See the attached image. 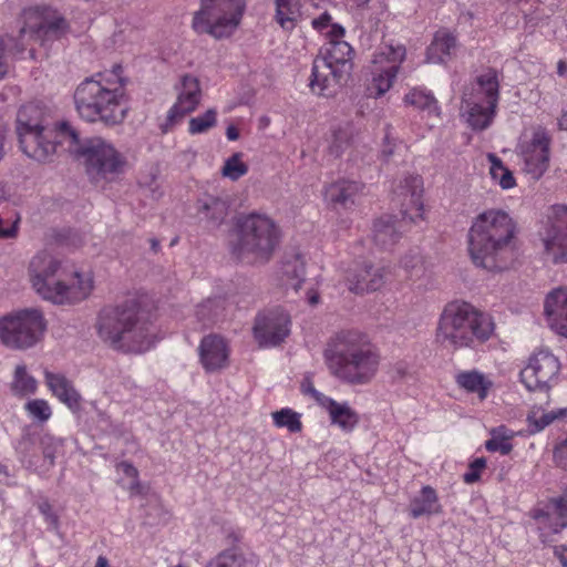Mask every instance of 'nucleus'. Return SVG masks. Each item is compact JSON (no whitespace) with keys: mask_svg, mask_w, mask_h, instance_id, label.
Masks as SVG:
<instances>
[{"mask_svg":"<svg viewBox=\"0 0 567 567\" xmlns=\"http://www.w3.org/2000/svg\"><path fill=\"white\" fill-rule=\"evenodd\" d=\"M409 218L398 219L394 216L386 215L378 218L373 224L372 238L377 246L382 249H389L398 243L403 231H405Z\"/></svg>","mask_w":567,"mask_h":567,"instance_id":"25","label":"nucleus"},{"mask_svg":"<svg viewBox=\"0 0 567 567\" xmlns=\"http://www.w3.org/2000/svg\"><path fill=\"white\" fill-rule=\"evenodd\" d=\"M554 462L558 467L567 470V437L555 447Z\"/></svg>","mask_w":567,"mask_h":567,"instance_id":"55","label":"nucleus"},{"mask_svg":"<svg viewBox=\"0 0 567 567\" xmlns=\"http://www.w3.org/2000/svg\"><path fill=\"white\" fill-rule=\"evenodd\" d=\"M544 311L549 327L567 338V288H557L545 299Z\"/></svg>","mask_w":567,"mask_h":567,"instance_id":"24","label":"nucleus"},{"mask_svg":"<svg viewBox=\"0 0 567 567\" xmlns=\"http://www.w3.org/2000/svg\"><path fill=\"white\" fill-rule=\"evenodd\" d=\"M45 382L53 395L64 403L70 410L80 409L81 395L73 386L72 382L63 374L45 372Z\"/></svg>","mask_w":567,"mask_h":567,"instance_id":"28","label":"nucleus"},{"mask_svg":"<svg viewBox=\"0 0 567 567\" xmlns=\"http://www.w3.org/2000/svg\"><path fill=\"white\" fill-rule=\"evenodd\" d=\"M114 68L106 73H96L84 79L74 92L75 109L86 122H102L105 125L121 123L126 114L123 103V79Z\"/></svg>","mask_w":567,"mask_h":567,"instance_id":"3","label":"nucleus"},{"mask_svg":"<svg viewBox=\"0 0 567 567\" xmlns=\"http://www.w3.org/2000/svg\"><path fill=\"white\" fill-rule=\"evenodd\" d=\"M78 153L84 158L89 178L96 185L115 182L124 173L125 157L101 137L89 140Z\"/></svg>","mask_w":567,"mask_h":567,"instance_id":"10","label":"nucleus"},{"mask_svg":"<svg viewBox=\"0 0 567 567\" xmlns=\"http://www.w3.org/2000/svg\"><path fill=\"white\" fill-rule=\"evenodd\" d=\"M244 563V556L236 548H231L220 553L206 567H243Z\"/></svg>","mask_w":567,"mask_h":567,"instance_id":"46","label":"nucleus"},{"mask_svg":"<svg viewBox=\"0 0 567 567\" xmlns=\"http://www.w3.org/2000/svg\"><path fill=\"white\" fill-rule=\"evenodd\" d=\"M542 239L554 262H567V206L549 208Z\"/></svg>","mask_w":567,"mask_h":567,"instance_id":"14","label":"nucleus"},{"mask_svg":"<svg viewBox=\"0 0 567 567\" xmlns=\"http://www.w3.org/2000/svg\"><path fill=\"white\" fill-rule=\"evenodd\" d=\"M217 124V112L215 109L207 110L204 114L189 120L188 132L192 135L206 133Z\"/></svg>","mask_w":567,"mask_h":567,"instance_id":"45","label":"nucleus"},{"mask_svg":"<svg viewBox=\"0 0 567 567\" xmlns=\"http://www.w3.org/2000/svg\"><path fill=\"white\" fill-rule=\"evenodd\" d=\"M363 185L353 181H338L326 188L327 202L342 208H350L355 204Z\"/></svg>","mask_w":567,"mask_h":567,"instance_id":"27","label":"nucleus"},{"mask_svg":"<svg viewBox=\"0 0 567 567\" xmlns=\"http://www.w3.org/2000/svg\"><path fill=\"white\" fill-rule=\"evenodd\" d=\"M301 391L303 394L311 395L321 408H323L327 404V402L331 399L316 390L312 381L308 378H306L302 381Z\"/></svg>","mask_w":567,"mask_h":567,"instance_id":"53","label":"nucleus"},{"mask_svg":"<svg viewBox=\"0 0 567 567\" xmlns=\"http://www.w3.org/2000/svg\"><path fill=\"white\" fill-rule=\"evenodd\" d=\"M385 51L382 52L383 55L392 63L391 65H400V63L405 59V48L401 44L398 45H386Z\"/></svg>","mask_w":567,"mask_h":567,"instance_id":"54","label":"nucleus"},{"mask_svg":"<svg viewBox=\"0 0 567 567\" xmlns=\"http://www.w3.org/2000/svg\"><path fill=\"white\" fill-rule=\"evenodd\" d=\"M17 134L22 152L38 162H50L55 153L54 131L42 123V113L33 104L22 106L17 115Z\"/></svg>","mask_w":567,"mask_h":567,"instance_id":"8","label":"nucleus"},{"mask_svg":"<svg viewBox=\"0 0 567 567\" xmlns=\"http://www.w3.org/2000/svg\"><path fill=\"white\" fill-rule=\"evenodd\" d=\"M357 130L351 122H343L332 130V141L329 152L339 157L351 144Z\"/></svg>","mask_w":567,"mask_h":567,"instance_id":"36","label":"nucleus"},{"mask_svg":"<svg viewBox=\"0 0 567 567\" xmlns=\"http://www.w3.org/2000/svg\"><path fill=\"white\" fill-rule=\"evenodd\" d=\"M401 199V216L409 218L410 223L416 224L423 218V179L420 175L404 177L395 190Z\"/></svg>","mask_w":567,"mask_h":567,"instance_id":"20","label":"nucleus"},{"mask_svg":"<svg viewBox=\"0 0 567 567\" xmlns=\"http://www.w3.org/2000/svg\"><path fill=\"white\" fill-rule=\"evenodd\" d=\"M566 410L559 409L558 411L543 412L538 415L537 412H532L527 416L528 427L532 433L543 431L546 426L551 424L555 420L564 416Z\"/></svg>","mask_w":567,"mask_h":567,"instance_id":"43","label":"nucleus"},{"mask_svg":"<svg viewBox=\"0 0 567 567\" xmlns=\"http://www.w3.org/2000/svg\"><path fill=\"white\" fill-rule=\"evenodd\" d=\"M404 102L427 115L439 116V105L434 95L425 89H412L404 96Z\"/></svg>","mask_w":567,"mask_h":567,"instance_id":"35","label":"nucleus"},{"mask_svg":"<svg viewBox=\"0 0 567 567\" xmlns=\"http://www.w3.org/2000/svg\"><path fill=\"white\" fill-rule=\"evenodd\" d=\"M24 409L33 419H37L40 422H47L52 415L49 403L42 399L29 401Z\"/></svg>","mask_w":567,"mask_h":567,"instance_id":"49","label":"nucleus"},{"mask_svg":"<svg viewBox=\"0 0 567 567\" xmlns=\"http://www.w3.org/2000/svg\"><path fill=\"white\" fill-rule=\"evenodd\" d=\"M37 380L28 374L25 365H17L14 370L11 391L17 396L33 394L37 390Z\"/></svg>","mask_w":567,"mask_h":567,"instance_id":"38","label":"nucleus"},{"mask_svg":"<svg viewBox=\"0 0 567 567\" xmlns=\"http://www.w3.org/2000/svg\"><path fill=\"white\" fill-rule=\"evenodd\" d=\"M323 409L329 413L331 424L346 433L352 432L360 421L358 413L347 402L340 403L331 398Z\"/></svg>","mask_w":567,"mask_h":567,"instance_id":"29","label":"nucleus"},{"mask_svg":"<svg viewBox=\"0 0 567 567\" xmlns=\"http://www.w3.org/2000/svg\"><path fill=\"white\" fill-rule=\"evenodd\" d=\"M456 48V38L447 30H439L426 50V61L445 63L451 56V50Z\"/></svg>","mask_w":567,"mask_h":567,"instance_id":"31","label":"nucleus"},{"mask_svg":"<svg viewBox=\"0 0 567 567\" xmlns=\"http://www.w3.org/2000/svg\"><path fill=\"white\" fill-rule=\"evenodd\" d=\"M284 285L298 291L305 280V261L300 255L286 257L281 266Z\"/></svg>","mask_w":567,"mask_h":567,"instance_id":"33","label":"nucleus"},{"mask_svg":"<svg viewBox=\"0 0 567 567\" xmlns=\"http://www.w3.org/2000/svg\"><path fill=\"white\" fill-rule=\"evenodd\" d=\"M202 90L199 82L192 75L182 79V87L174 105L168 110L165 121L159 125L166 134L179 124L184 117L196 110L200 102Z\"/></svg>","mask_w":567,"mask_h":567,"instance_id":"16","label":"nucleus"},{"mask_svg":"<svg viewBox=\"0 0 567 567\" xmlns=\"http://www.w3.org/2000/svg\"><path fill=\"white\" fill-rule=\"evenodd\" d=\"M437 509V497L435 491L425 486L422 488L420 495L413 498L410 504V515L413 518H419L424 515L435 513Z\"/></svg>","mask_w":567,"mask_h":567,"instance_id":"34","label":"nucleus"},{"mask_svg":"<svg viewBox=\"0 0 567 567\" xmlns=\"http://www.w3.org/2000/svg\"><path fill=\"white\" fill-rule=\"evenodd\" d=\"M59 133L62 136H69L73 144H78L79 143V134H78V132L70 124H68L66 122L60 123V125H59Z\"/></svg>","mask_w":567,"mask_h":567,"instance_id":"57","label":"nucleus"},{"mask_svg":"<svg viewBox=\"0 0 567 567\" xmlns=\"http://www.w3.org/2000/svg\"><path fill=\"white\" fill-rule=\"evenodd\" d=\"M399 71L398 65H390L379 73H375L372 78V81L368 87L370 94H374L375 96H381L386 93L396 78Z\"/></svg>","mask_w":567,"mask_h":567,"instance_id":"39","label":"nucleus"},{"mask_svg":"<svg viewBox=\"0 0 567 567\" xmlns=\"http://www.w3.org/2000/svg\"><path fill=\"white\" fill-rule=\"evenodd\" d=\"M493 384V381L478 370L463 371V391L475 395L473 403H482Z\"/></svg>","mask_w":567,"mask_h":567,"instance_id":"32","label":"nucleus"},{"mask_svg":"<svg viewBox=\"0 0 567 567\" xmlns=\"http://www.w3.org/2000/svg\"><path fill=\"white\" fill-rule=\"evenodd\" d=\"M533 518L539 529L557 534L567 527V495L550 498L543 507L536 508Z\"/></svg>","mask_w":567,"mask_h":567,"instance_id":"23","label":"nucleus"},{"mask_svg":"<svg viewBox=\"0 0 567 567\" xmlns=\"http://www.w3.org/2000/svg\"><path fill=\"white\" fill-rule=\"evenodd\" d=\"M486 450L489 452H499L502 455H507L513 450V445L506 437L493 436L485 444Z\"/></svg>","mask_w":567,"mask_h":567,"instance_id":"52","label":"nucleus"},{"mask_svg":"<svg viewBox=\"0 0 567 567\" xmlns=\"http://www.w3.org/2000/svg\"><path fill=\"white\" fill-rule=\"evenodd\" d=\"M39 511L48 523L52 524L54 527L58 526V516L52 512V506L48 502L41 503Z\"/></svg>","mask_w":567,"mask_h":567,"instance_id":"56","label":"nucleus"},{"mask_svg":"<svg viewBox=\"0 0 567 567\" xmlns=\"http://www.w3.org/2000/svg\"><path fill=\"white\" fill-rule=\"evenodd\" d=\"M276 3V21L285 30L295 28V11L289 0H275Z\"/></svg>","mask_w":567,"mask_h":567,"instance_id":"47","label":"nucleus"},{"mask_svg":"<svg viewBox=\"0 0 567 567\" xmlns=\"http://www.w3.org/2000/svg\"><path fill=\"white\" fill-rule=\"evenodd\" d=\"M401 267L404 269L406 277L411 280H420L426 277L427 268L423 257L417 251H410L401 260Z\"/></svg>","mask_w":567,"mask_h":567,"instance_id":"40","label":"nucleus"},{"mask_svg":"<svg viewBox=\"0 0 567 567\" xmlns=\"http://www.w3.org/2000/svg\"><path fill=\"white\" fill-rule=\"evenodd\" d=\"M45 330L42 312L27 308L0 318V341L10 349L24 350L35 346Z\"/></svg>","mask_w":567,"mask_h":567,"instance_id":"11","label":"nucleus"},{"mask_svg":"<svg viewBox=\"0 0 567 567\" xmlns=\"http://www.w3.org/2000/svg\"><path fill=\"white\" fill-rule=\"evenodd\" d=\"M550 141L545 128H537L532 140L519 147L522 169L532 179H539L548 169Z\"/></svg>","mask_w":567,"mask_h":567,"instance_id":"15","label":"nucleus"},{"mask_svg":"<svg viewBox=\"0 0 567 567\" xmlns=\"http://www.w3.org/2000/svg\"><path fill=\"white\" fill-rule=\"evenodd\" d=\"M493 331L489 315L463 301V346L475 348L488 340Z\"/></svg>","mask_w":567,"mask_h":567,"instance_id":"19","label":"nucleus"},{"mask_svg":"<svg viewBox=\"0 0 567 567\" xmlns=\"http://www.w3.org/2000/svg\"><path fill=\"white\" fill-rule=\"evenodd\" d=\"M396 145L391 144L389 141V136H385V145L383 146L381 151V158L383 162H389L391 157L395 154Z\"/></svg>","mask_w":567,"mask_h":567,"instance_id":"58","label":"nucleus"},{"mask_svg":"<svg viewBox=\"0 0 567 567\" xmlns=\"http://www.w3.org/2000/svg\"><path fill=\"white\" fill-rule=\"evenodd\" d=\"M233 254L248 264L268 262L281 240V228L270 216L257 212L240 214L235 224Z\"/></svg>","mask_w":567,"mask_h":567,"instance_id":"6","label":"nucleus"},{"mask_svg":"<svg viewBox=\"0 0 567 567\" xmlns=\"http://www.w3.org/2000/svg\"><path fill=\"white\" fill-rule=\"evenodd\" d=\"M28 272L35 292L42 299L55 305L82 300L90 295L93 288L90 276L68 269L47 251L33 256Z\"/></svg>","mask_w":567,"mask_h":567,"instance_id":"4","label":"nucleus"},{"mask_svg":"<svg viewBox=\"0 0 567 567\" xmlns=\"http://www.w3.org/2000/svg\"><path fill=\"white\" fill-rule=\"evenodd\" d=\"M352 47L346 41H329L313 60L309 87L312 93L334 96L349 81L353 70Z\"/></svg>","mask_w":567,"mask_h":567,"instance_id":"7","label":"nucleus"},{"mask_svg":"<svg viewBox=\"0 0 567 567\" xmlns=\"http://www.w3.org/2000/svg\"><path fill=\"white\" fill-rule=\"evenodd\" d=\"M554 556L559 560L563 567H567V546H555Z\"/></svg>","mask_w":567,"mask_h":567,"instance_id":"62","label":"nucleus"},{"mask_svg":"<svg viewBox=\"0 0 567 567\" xmlns=\"http://www.w3.org/2000/svg\"><path fill=\"white\" fill-rule=\"evenodd\" d=\"M558 125L561 130L567 131V106L563 110L561 115L558 118Z\"/></svg>","mask_w":567,"mask_h":567,"instance_id":"64","label":"nucleus"},{"mask_svg":"<svg viewBox=\"0 0 567 567\" xmlns=\"http://www.w3.org/2000/svg\"><path fill=\"white\" fill-rule=\"evenodd\" d=\"M248 172V166L240 161V154L236 153L231 155L221 169L224 176L231 181H238Z\"/></svg>","mask_w":567,"mask_h":567,"instance_id":"48","label":"nucleus"},{"mask_svg":"<svg viewBox=\"0 0 567 567\" xmlns=\"http://www.w3.org/2000/svg\"><path fill=\"white\" fill-rule=\"evenodd\" d=\"M461 329V303H449L440 319L437 340L445 347L457 349L458 332Z\"/></svg>","mask_w":567,"mask_h":567,"instance_id":"26","label":"nucleus"},{"mask_svg":"<svg viewBox=\"0 0 567 567\" xmlns=\"http://www.w3.org/2000/svg\"><path fill=\"white\" fill-rule=\"evenodd\" d=\"M486 467V460L477 457L468 465V471L463 475V481L472 484L480 480L481 472Z\"/></svg>","mask_w":567,"mask_h":567,"instance_id":"51","label":"nucleus"},{"mask_svg":"<svg viewBox=\"0 0 567 567\" xmlns=\"http://www.w3.org/2000/svg\"><path fill=\"white\" fill-rule=\"evenodd\" d=\"M491 163L489 174L492 178L499 184L503 189H509L515 186L513 173L504 166L503 162L494 154H488Z\"/></svg>","mask_w":567,"mask_h":567,"instance_id":"41","label":"nucleus"},{"mask_svg":"<svg viewBox=\"0 0 567 567\" xmlns=\"http://www.w3.org/2000/svg\"><path fill=\"white\" fill-rule=\"evenodd\" d=\"M226 136L229 141H236L239 137V132L234 125H229L226 130Z\"/></svg>","mask_w":567,"mask_h":567,"instance_id":"63","label":"nucleus"},{"mask_svg":"<svg viewBox=\"0 0 567 567\" xmlns=\"http://www.w3.org/2000/svg\"><path fill=\"white\" fill-rule=\"evenodd\" d=\"M289 316L281 310L259 315L254 326V334L261 347L278 346L289 334Z\"/></svg>","mask_w":567,"mask_h":567,"instance_id":"18","label":"nucleus"},{"mask_svg":"<svg viewBox=\"0 0 567 567\" xmlns=\"http://www.w3.org/2000/svg\"><path fill=\"white\" fill-rule=\"evenodd\" d=\"M225 311V300L220 297L208 298L196 308V317L203 326H209L219 320Z\"/></svg>","mask_w":567,"mask_h":567,"instance_id":"37","label":"nucleus"},{"mask_svg":"<svg viewBox=\"0 0 567 567\" xmlns=\"http://www.w3.org/2000/svg\"><path fill=\"white\" fill-rule=\"evenodd\" d=\"M514 235L515 225L505 212L488 210L478 215L468 231L473 264L488 271L506 269Z\"/></svg>","mask_w":567,"mask_h":567,"instance_id":"2","label":"nucleus"},{"mask_svg":"<svg viewBox=\"0 0 567 567\" xmlns=\"http://www.w3.org/2000/svg\"><path fill=\"white\" fill-rule=\"evenodd\" d=\"M329 369L337 378L352 384H364L375 374L379 357L367 337L357 331H342L324 351Z\"/></svg>","mask_w":567,"mask_h":567,"instance_id":"5","label":"nucleus"},{"mask_svg":"<svg viewBox=\"0 0 567 567\" xmlns=\"http://www.w3.org/2000/svg\"><path fill=\"white\" fill-rule=\"evenodd\" d=\"M66 32L68 22L64 18L49 20L37 9H27L23 11V27L20 29L19 38L14 40L12 50L14 54L22 55L29 41L33 40L45 47L49 42L61 39Z\"/></svg>","mask_w":567,"mask_h":567,"instance_id":"12","label":"nucleus"},{"mask_svg":"<svg viewBox=\"0 0 567 567\" xmlns=\"http://www.w3.org/2000/svg\"><path fill=\"white\" fill-rule=\"evenodd\" d=\"M245 8V0H202L192 27L199 34H209L215 39L227 38L239 25Z\"/></svg>","mask_w":567,"mask_h":567,"instance_id":"9","label":"nucleus"},{"mask_svg":"<svg viewBox=\"0 0 567 567\" xmlns=\"http://www.w3.org/2000/svg\"><path fill=\"white\" fill-rule=\"evenodd\" d=\"M327 34L329 35V41H343L344 29L340 24H332Z\"/></svg>","mask_w":567,"mask_h":567,"instance_id":"60","label":"nucleus"},{"mask_svg":"<svg viewBox=\"0 0 567 567\" xmlns=\"http://www.w3.org/2000/svg\"><path fill=\"white\" fill-rule=\"evenodd\" d=\"M202 209L205 217L209 219L214 226L220 225L228 214L227 204L215 197L207 199L203 204Z\"/></svg>","mask_w":567,"mask_h":567,"instance_id":"42","label":"nucleus"},{"mask_svg":"<svg viewBox=\"0 0 567 567\" xmlns=\"http://www.w3.org/2000/svg\"><path fill=\"white\" fill-rule=\"evenodd\" d=\"M499 80L497 71L493 68H483L471 74L470 82L463 91V102L485 103L498 105Z\"/></svg>","mask_w":567,"mask_h":567,"instance_id":"17","label":"nucleus"},{"mask_svg":"<svg viewBox=\"0 0 567 567\" xmlns=\"http://www.w3.org/2000/svg\"><path fill=\"white\" fill-rule=\"evenodd\" d=\"M331 17L329 13L324 12L319 18L312 20V27L316 30L322 31L323 29L330 27Z\"/></svg>","mask_w":567,"mask_h":567,"instance_id":"59","label":"nucleus"},{"mask_svg":"<svg viewBox=\"0 0 567 567\" xmlns=\"http://www.w3.org/2000/svg\"><path fill=\"white\" fill-rule=\"evenodd\" d=\"M274 422L278 427H287L290 432L297 433L302 429L300 414L291 409H281L272 413Z\"/></svg>","mask_w":567,"mask_h":567,"instance_id":"44","label":"nucleus"},{"mask_svg":"<svg viewBox=\"0 0 567 567\" xmlns=\"http://www.w3.org/2000/svg\"><path fill=\"white\" fill-rule=\"evenodd\" d=\"M466 123L475 132L487 130L494 122L497 106L485 103L465 102Z\"/></svg>","mask_w":567,"mask_h":567,"instance_id":"30","label":"nucleus"},{"mask_svg":"<svg viewBox=\"0 0 567 567\" xmlns=\"http://www.w3.org/2000/svg\"><path fill=\"white\" fill-rule=\"evenodd\" d=\"M198 354L205 371L214 373L227 367L229 349L223 337L208 334L202 339Z\"/></svg>","mask_w":567,"mask_h":567,"instance_id":"22","label":"nucleus"},{"mask_svg":"<svg viewBox=\"0 0 567 567\" xmlns=\"http://www.w3.org/2000/svg\"><path fill=\"white\" fill-rule=\"evenodd\" d=\"M41 445L43 457L49 461L50 465H53L56 453L62 447V441L51 435H44L41 440Z\"/></svg>","mask_w":567,"mask_h":567,"instance_id":"50","label":"nucleus"},{"mask_svg":"<svg viewBox=\"0 0 567 567\" xmlns=\"http://www.w3.org/2000/svg\"><path fill=\"white\" fill-rule=\"evenodd\" d=\"M386 268L369 262L357 264L347 271L346 280L349 290L361 295L379 290L385 282Z\"/></svg>","mask_w":567,"mask_h":567,"instance_id":"21","label":"nucleus"},{"mask_svg":"<svg viewBox=\"0 0 567 567\" xmlns=\"http://www.w3.org/2000/svg\"><path fill=\"white\" fill-rule=\"evenodd\" d=\"M6 44L3 39L0 37V79H2L8 72V63L6 59Z\"/></svg>","mask_w":567,"mask_h":567,"instance_id":"61","label":"nucleus"},{"mask_svg":"<svg viewBox=\"0 0 567 567\" xmlns=\"http://www.w3.org/2000/svg\"><path fill=\"white\" fill-rule=\"evenodd\" d=\"M95 328L104 343L125 353H142L154 344L152 322L136 300L104 307L97 315Z\"/></svg>","mask_w":567,"mask_h":567,"instance_id":"1","label":"nucleus"},{"mask_svg":"<svg viewBox=\"0 0 567 567\" xmlns=\"http://www.w3.org/2000/svg\"><path fill=\"white\" fill-rule=\"evenodd\" d=\"M560 364L548 350L534 353L520 371V380L528 391L547 393L556 380Z\"/></svg>","mask_w":567,"mask_h":567,"instance_id":"13","label":"nucleus"}]
</instances>
